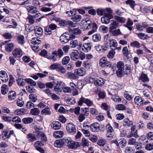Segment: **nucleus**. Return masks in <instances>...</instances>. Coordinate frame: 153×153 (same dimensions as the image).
<instances>
[{
  "mask_svg": "<svg viewBox=\"0 0 153 153\" xmlns=\"http://www.w3.org/2000/svg\"><path fill=\"white\" fill-rule=\"evenodd\" d=\"M35 33L37 36H41L43 33V31L42 28L39 26H36L34 27Z\"/></svg>",
  "mask_w": 153,
  "mask_h": 153,
  "instance_id": "obj_15",
  "label": "nucleus"
},
{
  "mask_svg": "<svg viewBox=\"0 0 153 153\" xmlns=\"http://www.w3.org/2000/svg\"><path fill=\"white\" fill-rule=\"evenodd\" d=\"M107 62V61L105 57H103L100 60L99 64L100 66L102 67H104Z\"/></svg>",
  "mask_w": 153,
  "mask_h": 153,
  "instance_id": "obj_45",
  "label": "nucleus"
},
{
  "mask_svg": "<svg viewBox=\"0 0 153 153\" xmlns=\"http://www.w3.org/2000/svg\"><path fill=\"white\" fill-rule=\"evenodd\" d=\"M83 103L86 104L88 106H91L93 105V102L92 101L88 99L82 97L79 99L78 102V104L79 105L81 106Z\"/></svg>",
  "mask_w": 153,
  "mask_h": 153,
  "instance_id": "obj_6",
  "label": "nucleus"
},
{
  "mask_svg": "<svg viewBox=\"0 0 153 153\" xmlns=\"http://www.w3.org/2000/svg\"><path fill=\"white\" fill-rule=\"evenodd\" d=\"M57 51H54L52 53L51 56L49 55L47 57V58L49 59H52L53 61H55L57 59Z\"/></svg>",
  "mask_w": 153,
  "mask_h": 153,
  "instance_id": "obj_21",
  "label": "nucleus"
},
{
  "mask_svg": "<svg viewBox=\"0 0 153 153\" xmlns=\"http://www.w3.org/2000/svg\"><path fill=\"white\" fill-rule=\"evenodd\" d=\"M90 128L91 131L93 132L98 131L100 129L99 124L96 123L91 124Z\"/></svg>",
  "mask_w": 153,
  "mask_h": 153,
  "instance_id": "obj_19",
  "label": "nucleus"
},
{
  "mask_svg": "<svg viewBox=\"0 0 153 153\" xmlns=\"http://www.w3.org/2000/svg\"><path fill=\"white\" fill-rule=\"evenodd\" d=\"M95 93L97 94L100 98H104L105 96V93L104 91H101L99 88H97L95 90Z\"/></svg>",
  "mask_w": 153,
  "mask_h": 153,
  "instance_id": "obj_30",
  "label": "nucleus"
},
{
  "mask_svg": "<svg viewBox=\"0 0 153 153\" xmlns=\"http://www.w3.org/2000/svg\"><path fill=\"white\" fill-rule=\"evenodd\" d=\"M51 112L50 109L48 108H45L43 109L41 112V114H42L45 115H49L51 114Z\"/></svg>",
  "mask_w": 153,
  "mask_h": 153,
  "instance_id": "obj_34",
  "label": "nucleus"
},
{
  "mask_svg": "<svg viewBox=\"0 0 153 153\" xmlns=\"http://www.w3.org/2000/svg\"><path fill=\"white\" fill-rule=\"evenodd\" d=\"M25 81L28 84L31 85L32 86H35L36 85V82L31 79L25 78Z\"/></svg>",
  "mask_w": 153,
  "mask_h": 153,
  "instance_id": "obj_38",
  "label": "nucleus"
},
{
  "mask_svg": "<svg viewBox=\"0 0 153 153\" xmlns=\"http://www.w3.org/2000/svg\"><path fill=\"white\" fill-rule=\"evenodd\" d=\"M22 51L20 48H16L13 51V56L16 57H19L22 55Z\"/></svg>",
  "mask_w": 153,
  "mask_h": 153,
  "instance_id": "obj_12",
  "label": "nucleus"
},
{
  "mask_svg": "<svg viewBox=\"0 0 153 153\" xmlns=\"http://www.w3.org/2000/svg\"><path fill=\"white\" fill-rule=\"evenodd\" d=\"M65 83L62 81H58L55 86L54 87V89L55 91L58 93L62 91Z\"/></svg>",
  "mask_w": 153,
  "mask_h": 153,
  "instance_id": "obj_7",
  "label": "nucleus"
},
{
  "mask_svg": "<svg viewBox=\"0 0 153 153\" xmlns=\"http://www.w3.org/2000/svg\"><path fill=\"white\" fill-rule=\"evenodd\" d=\"M81 144L84 147H88L89 145L88 141L84 138L82 139Z\"/></svg>",
  "mask_w": 153,
  "mask_h": 153,
  "instance_id": "obj_56",
  "label": "nucleus"
},
{
  "mask_svg": "<svg viewBox=\"0 0 153 153\" xmlns=\"http://www.w3.org/2000/svg\"><path fill=\"white\" fill-rule=\"evenodd\" d=\"M56 71L62 74H64L66 72V69L65 68L61 66L60 64L58 65Z\"/></svg>",
  "mask_w": 153,
  "mask_h": 153,
  "instance_id": "obj_49",
  "label": "nucleus"
},
{
  "mask_svg": "<svg viewBox=\"0 0 153 153\" xmlns=\"http://www.w3.org/2000/svg\"><path fill=\"white\" fill-rule=\"evenodd\" d=\"M106 143L105 140L102 139L99 140L97 142L98 145L100 146H104Z\"/></svg>",
  "mask_w": 153,
  "mask_h": 153,
  "instance_id": "obj_58",
  "label": "nucleus"
},
{
  "mask_svg": "<svg viewBox=\"0 0 153 153\" xmlns=\"http://www.w3.org/2000/svg\"><path fill=\"white\" fill-rule=\"evenodd\" d=\"M16 82L18 85L21 86H23L25 85V82L23 81V79L19 78L16 80Z\"/></svg>",
  "mask_w": 153,
  "mask_h": 153,
  "instance_id": "obj_57",
  "label": "nucleus"
},
{
  "mask_svg": "<svg viewBox=\"0 0 153 153\" xmlns=\"http://www.w3.org/2000/svg\"><path fill=\"white\" fill-rule=\"evenodd\" d=\"M134 100L135 104L138 106H141L143 103L142 98L139 96L136 97Z\"/></svg>",
  "mask_w": 153,
  "mask_h": 153,
  "instance_id": "obj_22",
  "label": "nucleus"
},
{
  "mask_svg": "<svg viewBox=\"0 0 153 153\" xmlns=\"http://www.w3.org/2000/svg\"><path fill=\"white\" fill-rule=\"evenodd\" d=\"M26 112L25 109L22 108L20 109H18L15 110L14 113L17 115H24Z\"/></svg>",
  "mask_w": 153,
  "mask_h": 153,
  "instance_id": "obj_31",
  "label": "nucleus"
},
{
  "mask_svg": "<svg viewBox=\"0 0 153 153\" xmlns=\"http://www.w3.org/2000/svg\"><path fill=\"white\" fill-rule=\"evenodd\" d=\"M133 25V22L131 20L130 18H128L126 24L124 25V26L125 27H127L131 31L132 30V26Z\"/></svg>",
  "mask_w": 153,
  "mask_h": 153,
  "instance_id": "obj_27",
  "label": "nucleus"
},
{
  "mask_svg": "<svg viewBox=\"0 0 153 153\" xmlns=\"http://www.w3.org/2000/svg\"><path fill=\"white\" fill-rule=\"evenodd\" d=\"M64 133L62 131H55L53 134V136L56 138H59L63 137Z\"/></svg>",
  "mask_w": 153,
  "mask_h": 153,
  "instance_id": "obj_26",
  "label": "nucleus"
},
{
  "mask_svg": "<svg viewBox=\"0 0 153 153\" xmlns=\"http://www.w3.org/2000/svg\"><path fill=\"white\" fill-rule=\"evenodd\" d=\"M91 45L89 43H85L83 44L82 46V51L85 52H88L91 48Z\"/></svg>",
  "mask_w": 153,
  "mask_h": 153,
  "instance_id": "obj_13",
  "label": "nucleus"
},
{
  "mask_svg": "<svg viewBox=\"0 0 153 153\" xmlns=\"http://www.w3.org/2000/svg\"><path fill=\"white\" fill-rule=\"evenodd\" d=\"M69 31L71 34H74L76 35L80 34L81 33V30L77 28L70 29H69Z\"/></svg>",
  "mask_w": 153,
  "mask_h": 153,
  "instance_id": "obj_25",
  "label": "nucleus"
},
{
  "mask_svg": "<svg viewBox=\"0 0 153 153\" xmlns=\"http://www.w3.org/2000/svg\"><path fill=\"white\" fill-rule=\"evenodd\" d=\"M117 67L118 70L117 71V74L119 77L122 76L123 71L124 69V64L122 61L119 62L117 64Z\"/></svg>",
  "mask_w": 153,
  "mask_h": 153,
  "instance_id": "obj_3",
  "label": "nucleus"
},
{
  "mask_svg": "<svg viewBox=\"0 0 153 153\" xmlns=\"http://www.w3.org/2000/svg\"><path fill=\"white\" fill-rule=\"evenodd\" d=\"M89 80L90 82L91 83H94L95 85L97 86L103 85L105 82V79L101 78L95 79L91 77L90 78Z\"/></svg>",
  "mask_w": 153,
  "mask_h": 153,
  "instance_id": "obj_2",
  "label": "nucleus"
},
{
  "mask_svg": "<svg viewBox=\"0 0 153 153\" xmlns=\"http://www.w3.org/2000/svg\"><path fill=\"white\" fill-rule=\"evenodd\" d=\"M119 145H121L122 148L124 147L126 143V141L124 139H120L119 140Z\"/></svg>",
  "mask_w": 153,
  "mask_h": 153,
  "instance_id": "obj_63",
  "label": "nucleus"
},
{
  "mask_svg": "<svg viewBox=\"0 0 153 153\" xmlns=\"http://www.w3.org/2000/svg\"><path fill=\"white\" fill-rule=\"evenodd\" d=\"M92 22L89 18H86L83 19L81 22V24L83 25L84 29L88 30L91 28L93 26V23H91Z\"/></svg>",
  "mask_w": 153,
  "mask_h": 153,
  "instance_id": "obj_4",
  "label": "nucleus"
},
{
  "mask_svg": "<svg viewBox=\"0 0 153 153\" xmlns=\"http://www.w3.org/2000/svg\"><path fill=\"white\" fill-rule=\"evenodd\" d=\"M109 27V31H112L118 27L119 24L118 22L114 20H112L110 22Z\"/></svg>",
  "mask_w": 153,
  "mask_h": 153,
  "instance_id": "obj_10",
  "label": "nucleus"
},
{
  "mask_svg": "<svg viewBox=\"0 0 153 153\" xmlns=\"http://www.w3.org/2000/svg\"><path fill=\"white\" fill-rule=\"evenodd\" d=\"M70 56L72 60L76 61L79 59V52L77 50L74 51L71 53Z\"/></svg>",
  "mask_w": 153,
  "mask_h": 153,
  "instance_id": "obj_11",
  "label": "nucleus"
},
{
  "mask_svg": "<svg viewBox=\"0 0 153 153\" xmlns=\"http://www.w3.org/2000/svg\"><path fill=\"white\" fill-rule=\"evenodd\" d=\"M26 137L30 143L34 142L36 140V135L32 133L28 134L27 135Z\"/></svg>",
  "mask_w": 153,
  "mask_h": 153,
  "instance_id": "obj_16",
  "label": "nucleus"
},
{
  "mask_svg": "<svg viewBox=\"0 0 153 153\" xmlns=\"http://www.w3.org/2000/svg\"><path fill=\"white\" fill-rule=\"evenodd\" d=\"M100 31L103 33H105L108 31V28L104 25H101L99 27Z\"/></svg>",
  "mask_w": 153,
  "mask_h": 153,
  "instance_id": "obj_50",
  "label": "nucleus"
},
{
  "mask_svg": "<svg viewBox=\"0 0 153 153\" xmlns=\"http://www.w3.org/2000/svg\"><path fill=\"white\" fill-rule=\"evenodd\" d=\"M39 38H33L31 40V43L33 45H38L39 44L41 41L39 40Z\"/></svg>",
  "mask_w": 153,
  "mask_h": 153,
  "instance_id": "obj_54",
  "label": "nucleus"
},
{
  "mask_svg": "<svg viewBox=\"0 0 153 153\" xmlns=\"http://www.w3.org/2000/svg\"><path fill=\"white\" fill-rule=\"evenodd\" d=\"M67 74L69 78L74 79L77 78V76L76 74L72 72H68L67 73Z\"/></svg>",
  "mask_w": 153,
  "mask_h": 153,
  "instance_id": "obj_60",
  "label": "nucleus"
},
{
  "mask_svg": "<svg viewBox=\"0 0 153 153\" xmlns=\"http://www.w3.org/2000/svg\"><path fill=\"white\" fill-rule=\"evenodd\" d=\"M40 112L39 110L37 108H34L32 109L30 111L31 114L33 116H36L38 115Z\"/></svg>",
  "mask_w": 153,
  "mask_h": 153,
  "instance_id": "obj_35",
  "label": "nucleus"
},
{
  "mask_svg": "<svg viewBox=\"0 0 153 153\" xmlns=\"http://www.w3.org/2000/svg\"><path fill=\"white\" fill-rule=\"evenodd\" d=\"M112 100L114 102H120L122 100V99L118 96H112Z\"/></svg>",
  "mask_w": 153,
  "mask_h": 153,
  "instance_id": "obj_62",
  "label": "nucleus"
},
{
  "mask_svg": "<svg viewBox=\"0 0 153 153\" xmlns=\"http://www.w3.org/2000/svg\"><path fill=\"white\" fill-rule=\"evenodd\" d=\"M66 13L68 16H71L76 14V10L75 9H72V10H68L66 11Z\"/></svg>",
  "mask_w": 153,
  "mask_h": 153,
  "instance_id": "obj_47",
  "label": "nucleus"
},
{
  "mask_svg": "<svg viewBox=\"0 0 153 153\" xmlns=\"http://www.w3.org/2000/svg\"><path fill=\"white\" fill-rule=\"evenodd\" d=\"M112 35L114 36H117L120 35L121 34V33L120 29H117L116 30H113L112 31H110Z\"/></svg>",
  "mask_w": 153,
  "mask_h": 153,
  "instance_id": "obj_61",
  "label": "nucleus"
},
{
  "mask_svg": "<svg viewBox=\"0 0 153 153\" xmlns=\"http://www.w3.org/2000/svg\"><path fill=\"white\" fill-rule=\"evenodd\" d=\"M18 42L22 45L25 42V37L23 35H19L18 36L17 39Z\"/></svg>",
  "mask_w": 153,
  "mask_h": 153,
  "instance_id": "obj_37",
  "label": "nucleus"
},
{
  "mask_svg": "<svg viewBox=\"0 0 153 153\" xmlns=\"http://www.w3.org/2000/svg\"><path fill=\"white\" fill-rule=\"evenodd\" d=\"M16 93L13 91H10L8 94V97L11 100H14L16 98Z\"/></svg>",
  "mask_w": 153,
  "mask_h": 153,
  "instance_id": "obj_28",
  "label": "nucleus"
},
{
  "mask_svg": "<svg viewBox=\"0 0 153 153\" xmlns=\"http://www.w3.org/2000/svg\"><path fill=\"white\" fill-rule=\"evenodd\" d=\"M51 127L54 130L59 129L61 127V124L58 121H53L51 124Z\"/></svg>",
  "mask_w": 153,
  "mask_h": 153,
  "instance_id": "obj_18",
  "label": "nucleus"
},
{
  "mask_svg": "<svg viewBox=\"0 0 153 153\" xmlns=\"http://www.w3.org/2000/svg\"><path fill=\"white\" fill-rule=\"evenodd\" d=\"M33 119L30 117L25 118L22 119V122L25 124L31 123L33 122Z\"/></svg>",
  "mask_w": 153,
  "mask_h": 153,
  "instance_id": "obj_41",
  "label": "nucleus"
},
{
  "mask_svg": "<svg viewBox=\"0 0 153 153\" xmlns=\"http://www.w3.org/2000/svg\"><path fill=\"white\" fill-rule=\"evenodd\" d=\"M83 65V67L87 69H89L91 66V63L88 60L84 61Z\"/></svg>",
  "mask_w": 153,
  "mask_h": 153,
  "instance_id": "obj_40",
  "label": "nucleus"
},
{
  "mask_svg": "<svg viewBox=\"0 0 153 153\" xmlns=\"http://www.w3.org/2000/svg\"><path fill=\"white\" fill-rule=\"evenodd\" d=\"M126 2V4H129L133 10H134V6L136 5L134 1L133 0H127Z\"/></svg>",
  "mask_w": 153,
  "mask_h": 153,
  "instance_id": "obj_42",
  "label": "nucleus"
},
{
  "mask_svg": "<svg viewBox=\"0 0 153 153\" xmlns=\"http://www.w3.org/2000/svg\"><path fill=\"white\" fill-rule=\"evenodd\" d=\"M64 140L67 146L70 148L76 149L80 146L79 143L74 141L70 137L64 138Z\"/></svg>",
  "mask_w": 153,
  "mask_h": 153,
  "instance_id": "obj_1",
  "label": "nucleus"
},
{
  "mask_svg": "<svg viewBox=\"0 0 153 153\" xmlns=\"http://www.w3.org/2000/svg\"><path fill=\"white\" fill-rule=\"evenodd\" d=\"M27 11L31 13H36L38 12V9L32 5H28L26 7Z\"/></svg>",
  "mask_w": 153,
  "mask_h": 153,
  "instance_id": "obj_14",
  "label": "nucleus"
},
{
  "mask_svg": "<svg viewBox=\"0 0 153 153\" xmlns=\"http://www.w3.org/2000/svg\"><path fill=\"white\" fill-rule=\"evenodd\" d=\"M66 33L62 35L60 37V41L62 44L67 43L70 40L69 35Z\"/></svg>",
  "mask_w": 153,
  "mask_h": 153,
  "instance_id": "obj_8",
  "label": "nucleus"
},
{
  "mask_svg": "<svg viewBox=\"0 0 153 153\" xmlns=\"http://www.w3.org/2000/svg\"><path fill=\"white\" fill-rule=\"evenodd\" d=\"M133 124L132 121L130 120L128 118H126L124 120V125L125 126L130 127Z\"/></svg>",
  "mask_w": 153,
  "mask_h": 153,
  "instance_id": "obj_39",
  "label": "nucleus"
},
{
  "mask_svg": "<svg viewBox=\"0 0 153 153\" xmlns=\"http://www.w3.org/2000/svg\"><path fill=\"white\" fill-rule=\"evenodd\" d=\"M133 133L132 131L127 132L125 130H124L120 134V135L122 137L126 136L128 138L132 137L133 136Z\"/></svg>",
  "mask_w": 153,
  "mask_h": 153,
  "instance_id": "obj_23",
  "label": "nucleus"
},
{
  "mask_svg": "<svg viewBox=\"0 0 153 153\" xmlns=\"http://www.w3.org/2000/svg\"><path fill=\"white\" fill-rule=\"evenodd\" d=\"M75 73L76 74L81 76H83L86 74L85 69L82 68L78 69Z\"/></svg>",
  "mask_w": 153,
  "mask_h": 153,
  "instance_id": "obj_20",
  "label": "nucleus"
},
{
  "mask_svg": "<svg viewBox=\"0 0 153 153\" xmlns=\"http://www.w3.org/2000/svg\"><path fill=\"white\" fill-rule=\"evenodd\" d=\"M114 16L112 14L106 13L101 18V21L103 24L107 25L110 22V20Z\"/></svg>",
  "mask_w": 153,
  "mask_h": 153,
  "instance_id": "obj_5",
  "label": "nucleus"
},
{
  "mask_svg": "<svg viewBox=\"0 0 153 153\" xmlns=\"http://www.w3.org/2000/svg\"><path fill=\"white\" fill-rule=\"evenodd\" d=\"M91 27H92V30L89 31L88 33V35L92 34L96 31L97 28V25L96 23H94L93 26Z\"/></svg>",
  "mask_w": 153,
  "mask_h": 153,
  "instance_id": "obj_46",
  "label": "nucleus"
},
{
  "mask_svg": "<svg viewBox=\"0 0 153 153\" xmlns=\"http://www.w3.org/2000/svg\"><path fill=\"white\" fill-rule=\"evenodd\" d=\"M82 19V16L80 15H77L71 18V19L75 22H78Z\"/></svg>",
  "mask_w": 153,
  "mask_h": 153,
  "instance_id": "obj_52",
  "label": "nucleus"
},
{
  "mask_svg": "<svg viewBox=\"0 0 153 153\" xmlns=\"http://www.w3.org/2000/svg\"><path fill=\"white\" fill-rule=\"evenodd\" d=\"M65 143L64 138L63 140H56L54 143V146L58 148L63 146Z\"/></svg>",
  "mask_w": 153,
  "mask_h": 153,
  "instance_id": "obj_17",
  "label": "nucleus"
},
{
  "mask_svg": "<svg viewBox=\"0 0 153 153\" xmlns=\"http://www.w3.org/2000/svg\"><path fill=\"white\" fill-rule=\"evenodd\" d=\"M109 41L110 42V47L112 50H114L116 49L117 46V41L114 39L109 40Z\"/></svg>",
  "mask_w": 153,
  "mask_h": 153,
  "instance_id": "obj_24",
  "label": "nucleus"
},
{
  "mask_svg": "<svg viewBox=\"0 0 153 153\" xmlns=\"http://www.w3.org/2000/svg\"><path fill=\"white\" fill-rule=\"evenodd\" d=\"M114 17L115 19L120 23H124L126 22V19L125 18L117 16H115Z\"/></svg>",
  "mask_w": 153,
  "mask_h": 153,
  "instance_id": "obj_32",
  "label": "nucleus"
},
{
  "mask_svg": "<svg viewBox=\"0 0 153 153\" xmlns=\"http://www.w3.org/2000/svg\"><path fill=\"white\" fill-rule=\"evenodd\" d=\"M97 13L98 15L100 16H102L105 15L106 13V10L105 9L102 8H99L97 10Z\"/></svg>",
  "mask_w": 153,
  "mask_h": 153,
  "instance_id": "obj_36",
  "label": "nucleus"
},
{
  "mask_svg": "<svg viewBox=\"0 0 153 153\" xmlns=\"http://www.w3.org/2000/svg\"><path fill=\"white\" fill-rule=\"evenodd\" d=\"M134 150L130 147H126L125 150V153H134Z\"/></svg>",
  "mask_w": 153,
  "mask_h": 153,
  "instance_id": "obj_64",
  "label": "nucleus"
},
{
  "mask_svg": "<svg viewBox=\"0 0 153 153\" xmlns=\"http://www.w3.org/2000/svg\"><path fill=\"white\" fill-rule=\"evenodd\" d=\"M66 128L67 131L69 133H75L76 129L75 126L72 123H69L67 125Z\"/></svg>",
  "mask_w": 153,
  "mask_h": 153,
  "instance_id": "obj_9",
  "label": "nucleus"
},
{
  "mask_svg": "<svg viewBox=\"0 0 153 153\" xmlns=\"http://www.w3.org/2000/svg\"><path fill=\"white\" fill-rule=\"evenodd\" d=\"M130 45L133 47L139 48L140 47V44L137 41H134L131 43Z\"/></svg>",
  "mask_w": 153,
  "mask_h": 153,
  "instance_id": "obj_51",
  "label": "nucleus"
},
{
  "mask_svg": "<svg viewBox=\"0 0 153 153\" xmlns=\"http://www.w3.org/2000/svg\"><path fill=\"white\" fill-rule=\"evenodd\" d=\"M139 79L144 82H145L149 81V79L147 75L146 74L143 73L139 77Z\"/></svg>",
  "mask_w": 153,
  "mask_h": 153,
  "instance_id": "obj_33",
  "label": "nucleus"
},
{
  "mask_svg": "<svg viewBox=\"0 0 153 153\" xmlns=\"http://www.w3.org/2000/svg\"><path fill=\"white\" fill-rule=\"evenodd\" d=\"M14 44L12 42L6 44L5 46V50L8 52H11L13 49Z\"/></svg>",
  "mask_w": 153,
  "mask_h": 153,
  "instance_id": "obj_29",
  "label": "nucleus"
},
{
  "mask_svg": "<svg viewBox=\"0 0 153 153\" xmlns=\"http://www.w3.org/2000/svg\"><path fill=\"white\" fill-rule=\"evenodd\" d=\"M137 34L140 39L143 40H144L146 39L148 37L147 35L143 33H137Z\"/></svg>",
  "mask_w": 153,
  "mask_h": 153,
  "instance_id": "obj_59",
  "label": "nucleus"
},
{
  "mask_svg": "<svg viewBox=\"0 0 153 153\" xmlns=\"http://www.w3.org/2000/svg\"><path fill=\"white\" fill-rule=\"evenodd\" d=\"M8 91V86L5 85H4L1 88V92L2 94L5 95Z\"/></svg>",
  "mask_w": 153,
  "mask_h": 153,
  "instance_id": "obj_48",
  "label": "nucleus"
},
{
  "mask_svg": "<svg viewBox=\"0 0 153 153\" xmlns=\"http://www.w3.org/2000/svg\"><path fill=\"white\" fill-rule=\"evenodd\" d=\"M70 44L71 48H74L78 45V43L77 40H72L70 42Z\"/></svg>",
  "mask_w": 153,
  "mask_h": 153,
  "instance_id": "obj_53",
  "label": "nucleus"
},
{
  "mask_svg": "<svg viewBox=\"0 0 153 153\" xmlns=\"http://www.w3.org/2000/svg\"><path fill=\"white\" fill-rule=\"evenodd\" d=\"M70 60V58L68 56H65L62 59V64L63 65H65L68 63Z\"/></svg>",
  "mask_w": 153,
  "mask_h": 153,
  "instance_id": "obj_55",
  "label": "nucleus"
},
{
  "mask_svg": "<svg viewBox=\"0 0 153 153\" xmlns=\"http://www.w3.org/2000/svg\"><path fill=\"white\" fill-rule=\"evenodd\" d=\"M130 93L127 91L125 92L124 93L125 97L128 100H131L133 97V96Z\"/></svg>",
  "mask_w": 153,
  "mask_h": 153,
  "instance_id": "obj_44",
  "label": "nucleus"
},
{
  "mask_svg": "<svg viewBox=\"0 0 153 153\" xmlns=\"http://www.w3.org/2000/svg\"><path fill=\"white\" fill-rule=\"evenodd\" d=\"M101 37L99 34H96L93 36V41L95 42H97L100 40Z\"/></svg>",
  "mask_w": 153,
  "mask_h": 153,
  "instance_id": "obj_43",
  "label": "nucleus"
}]
</instances>
